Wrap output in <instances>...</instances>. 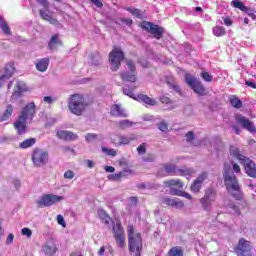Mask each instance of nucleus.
Wrapping results in <instances>:
<instances>
[{"label":"nucleus","mask_w":256,"mask_h":256,"mask_svg":"<svg viewBox=\"0 0 256 256\" xmlns=\"http://www.w3.org/2000/svg\"><path fill=\"white\" fill-rule=\"evenodd\" d=\"M37 113V106L35 102H30L26 107L22 108L16 121L13 123V127L17 135H25L27 133V121H33Z\"/></svg>","instance_id":"1"},{"label":"nucleus","mask_w":256,"mask_h":256,"mask_svg":"<svg viewBox=\"0 0 256 256\" xmlns=\"http://www.w3.org/2000/svg\"><path fill=\"white\" fill-rule=\"evenodd\" d=\"M223 179L228 193H231L232 197L237 201H241L243 199V191H241V185H239V180L233 173L231 165L224 164Z\"/></svg>","instance_id":"2"},{"label":"nucleus","mask_w":256,"mask_h":256,"mask_svg":"<svg viewBox=\"0 0 256 256\" xmlns=\"http://www.w3.org/2000/svg\"><path fill=\"white\" fill-rule=\"evenodd\" d=\"M127 236L129 252L135 253V256H141V251H143V236L141 233L135 232V226L133 224H128Z\"/></svg>","instance_id":"3"},{"label":"nucleus","mask_w":256,"mask_h":256,"mask_svg":"<svg viewBox=\"0 0 256 256\" xmlns=\"http://www.w3.org/2000/svg\"><path fill=\"white\" fill-rule=\"evenodd\" d=\"M89 103L85 100V96L83 94H72L68 100V108L73 113V115H77L78 117L85 113Z\"/></svg>","instance_id":"4"},{"label":"nucleus","mask_w":256,"mask_h":256,"mask_svg":"<svg viewBox=\"0 0 256 256\" xmlns=\"http://www.w3.org/2000/svg\"><path fill=\"white\" fill-rule=\"evenodd\" d=\"M112 235L119 249H125V247H127V242L125 241V229L123 228V223H121L120 219L112 221Z\"/></svg>","instance_id":"5"},{"label":"nucleus","mask_w":256,"mask_h":256,"mask_svg":"<svg viewBox=\"0 0 256 256\" xmlns=\"http://www.w3.org/2000/svg\"><path fill=\"white\" fill-rule=\"evenodd\" d=\"M111 71H119L121 69V62L125 61V52L119 46H113V49L108 55Z\"/></svg>","instance_id":"6"},{"label":"nucleus","mask_w":256,"mask_h":256,"mask_svg":"<svg viewBox=\"0 0 256 256\" xmlns=\"http://www.w3.org/2000/svg\"><path fill=\"white\" fill-rule=\"evenodd\" d=\"M184 79L188 87H190L192 91L196 93V95H199L200 97H205V95H207V89L205 88L203 83L200 82L199 79H197V77L191 75L190 73H186L184 75Z\"/></svg>","instance_id":"7"},{"label":"nucleus","mask_w":256,"mask_h":256,"mask_svg":"<svg viewBox=\"0 0 256 256\" xmlns=\"http://www.w3.org/2000/svg\"><path fill=\"white\" fill-rule=\"evenodd\" d=\"M31 161L34 167H45L49 163V152L43 148L36 147L32 150Z\"/></svg>","instance_id":"8"},{"label":"nucleus","mask_w":256,"mask_h":256,"mask_svg":"<svg viewBox=\"0 0 256 256\" xmlns=\"http://www.w3.org/2000/svg\"><path fill=\"white\" fill-rule=\"evenodd\" d=\"M137 89V86H131L123 89L124 95H127L128 97H131L132 99H135L136 101H139L140 103H145L146 105H150L151 107L157 105V101L148 95L145 94H138L135 96V91Z\"/></svg>","instance_id":"9"},{"label":"nucleus","mask_w":256,"mask_h":256,"mask_svg":"<svg viewBox=\"0 0 256 256\" xmlns=\"http://www.w3.org/2000/svg\"><path fill=\"white\" fill-rule=\"evenodd\" d=\"M63 201V196H57L54 194H44L36 201L38 209H43L44 207H51L55 203Z\"/></svg>","instance_id":"10"},{"label":"nucleus","mask_w":256,"mask_h":256,"mask_svg":"<svg viewBox=\"0 0 256 256\" xmlns=\"http://www.w3.org/2000/svg\"><path fill=\"white\" fill-rule=\"evenodd\" d=\"M141 28L148 33H151L155 39H161L163 33H165V28L159 27V25L154 24L153 22L144 21L141 24Z\"/></svg>","instance_id":"11"},{"label":"nucleus","mask_w":256,"mask_h":256,"mask_svg":"<svg viewBox=\"0 0 256 256\" xmlns=\"http://www.w3.org/2000/svg\"><path fill=\"white\" fill-rule=\"evenodd\" d=\"M217 199V192L215 190L209 188L205 191L204 197L200 199V203L204 209V211H211V205L215 203Z\"/></svg>","instance_id":"12"},{"label":"nucleus","mask_w":256,"mask_h":256,"mask_svg":"<svg viewBox=\"0 0 256 256\" xmlns=\"http://www.w3.org/2000/svg\"><path fill=\"white\" fill-rule=\"evenodd\" d=\"M234 251L237 256H251V242L245 238H240Z\"/></svg>","instance_id":"13"},{"label":"nucleus","mask_w":256,"mask_h":256,"mask_svg":"<svg viewBox=\"0 0 256 256\" xmlns=\"http://www.w3.org/2000/svg\"><path fill=\"white\" fill-rule=\"evenodd\" d=\"M235 119L238 123H240V125H242L243 128L246 129V131H249V133H256L255 123L249 120V118L238 114L236 115Z\"/></svg>","instance_id":"14"},{"label":"nucleus","mask_w":256,"mask_h":256,"mask_svg":"<svg viewBox=\"0 0 256 256\" xmlns=\"http://www.w3.org/2000/svg\"><path fill=\"white\" fill-rule=\"evenodd\" d=\"M161 203L164 207H175L176 209H183L185 207V203L177 198H169L164 196L161 198Z\"/></svg>","instance_id":"15"},{"label":"nucleus","mask_w":256,"mask_h":256,"mask_svg":"<svg viewBox=\"0 0 256 256\" xmlns=\"http://www.w3.org/2000/svg\"><path fill=\"white\" fill-rule=\"evenodd\" d=\"M241 163L244 166L245 173H247V175L249 177H253L254 179H256V165H255V163L251 159H249L248 157H246L244 160H242Z\"/></svg>","instance_id":"16"},{"label":"nucleus","mask_w":256,"mask_h":256,"mask_svg":"<svg viewBox=\"0 0 256 256\" xmlns=\"http://www.w3.org/2000/svg\"><path fill=\"white\" fill-rule=\"evenodd\" d=\"M205 179H207V172L201 173L191 184V191L192 193H199L201 191V187L203 183L205 182Z\"/></svg>","instance_id":"17"},{"label":"nucleus","mask_w":256,"mask_h":256,"mask_svg":"<svg viewBox=\"0 0 256 256\" xmlns=\"http://www.w3.org/2000/svg\"><path fill=\"white\" fill-rule=\"evenodd\" d=\"M56 135L58 139H61L62 141H77V139H79L77 134L67 130H60Z\"/></svg>","instance_id":"18"},{"label":"nucleus","mask_w":256,"mask_h":256,"mask_svg":"<svg viewBox=\"0 0 256 256\" xmlns=\"http://www.w3.org/2000/svg\"><path fill=\"white\" fill-rule=\"evenodd\" d=\"M110 114L112 115V117H121L123 119L129 117V114H127L125 109H123L119 104L112 105L110 109Z\"/></svg>","instance_id":"19"},{"label":"nucleus","mask_w":256,"mask_h":256,"mask_svg":"<svg viewBox=\"0 0 256 256\" xmlns=\"http://www.w3.org/2000/svg\"><path fill=\"white\" fill-rule=\"evenodd\" d=\"M57 47H63V41H61L59 34H54L48 42V49H50V51H55Z\"/></svg>","instance_id":"20"},{"label":"nucleus","mask_w":256,"mask_h":256,"mask_svg":"<svg viewBox=\"0 0 256 256\" xmlns=\"http://www.w3.org/2000/svg\"><path fill=\"white\" fill-rule=\"evenodd\" d=\"M13 73H15V63L9 62L4 68V74L0 77V81L11 79Z\"/></svg>","instance_id":"21"},{"label":"nucleus","mask_w":256,"mask_h":256,"mask_svg":"<svg viewBox=\"0 0 256 256\" xmlns=\"http://www.w3.org/2000/svg\"><path fill=\"white\" fill-rule=\"evenodd\" d=\"M120 77L125 83H137V72H122Z\"/></svg>","instance_id":"22"},{"label":"nucleus","mask_w":256,"mask_h":256,"mask_svg":"<svg viewBox=\"0 0 256 256\" xmlns=\"http://www.w3.org/2000/svg\"><path fill=\"white\" fill-rule=\"evenodd\" d=\"M15 113V108L13 107V104H8L6 106V109L0 116V123H3V121H9L11 119V116Z\"/></svg>","instance_id":"23"},{"label":"nucleus","mask_w":256,"mask_h":256,"mask_svg":"<svg viewBox=\"0 0 256 256\" xmlns=\"http://www.w3.org/2000/svg\"><path fill=\"white\" fill-rule=\"evenodd\" d=\"M43 251L47 256H54L55 253H57L58 248L55 242L50 241L49 243L43 246Z\"/></svg>","instance_id":"24"},{"label":"nucleus","mask_w":256,"mask_h":256,"mask_svg":"<svg viewBox=\"0 0 256 256\" xmlns=\"http://www.w3.org/2000/svg\"><path fill=\"white\" fill-rule=\"evenodd\" d=\"M49 67V58H42L36 62V69L41 73H45Z\"/></svg>","instance_id":"25"},{"label":"nucleus","mask_w":256,"mask_h":256,"mask_svg":"<svg viewBox=\"0 0 256 256\" xmlns=\"http://www.w3.org/2000/svg\"><path fill=\"white\" fill-rule=\"evenodd\" d=\"M228 101L234 109H241V107H243V102L236 95H230Z\"/></svg>","instance_id":"26"},{"label":"nucleus","mask_w":256,"mask_h":256,"mask_svg":"<svg viewBox=\"0 0 256 256\" xmlns=\"http://www.w3.org/2000/svg\"><path fill=\"white\" fill-rule=\"evenodd\" d=\"M230 154L232 155V157H235V159H238V161H244V159L247 158V156L241 154V151H239V148L235 147V146H230L229 148Z\"/></svg>","instance_id":"27"},{"label":"nucleus","mask_w":256,"mask_h":256,"mask_svg":"<svg viewBox=\"0 0 256 256\" xmlns=\"http://www.w3.org/2000/svg\"><path fill=\"white\" fill-rule=\"evenodd\" d=\"M183 255H185V252L183 251V248L181 246H173L167 252V256H183Z\"/></svg>","instance_id":"28"},{"label":"nucleus","mask_w":256,"mask_h":256,"mask_svg":"<svg viewBox=\"0 0 256 256\" xmlns=\"http://www.w3.org/2000/svg\"><path fill=\"white\" fill-rule=\"evenodd\" d=\"M163 169L166 173H168L169 175L173 174V175H178L179 174V169L177 166L173 165V164H164L163 165Z\"/></svg>","instance_id":"29"},{"label":"nucleus","mask_w":256,"mask_h":256,"mask_svg":"<svg viewBox=\"0 0 256 256\" xmlns=\"http://www.w3.org/2000/svg\"><path fill=\"white\" fill-rule=\"evenodd\" d=\"M37 143V139L29 138L19 143L20 149H29V147H33Z\"/></svg>","instance_id":"30"},{"label":"nucleus","mask_w":256,"mask_h":256,"mask_svg":"<svg viewBox=\"0 0 256 256\" xmlns=\"http://www.w3.org/2000/svg\"><path fill=\"white\" fill-rule=\"evenodd\" d=\"M170 195H176L177 197H185V199H189V200L193 199L191 194H189L185 191H181V190L171 189L170 190Z\"/></svg>","instance_id":"31"},{"label":"nucleus","mask_w":256,"mask_h":256,"mask_svg":"<svg viewBox=\"0 0 256 256\" xmlns=\"http://www.w3.org/2000/svg\"><path fill=\"white\" fill-rule=\"evenodd\" d=\"M166 187H178V189H183V182L179 179H171L165 182Z\"/></svg>","instance_id":"32"},{"label":"nucleus","mask_w":256,"mask_h":256,"mask_svg":"<svg viewBox=\"0 0 256 256\" xmlns=\"http://www.w3.org/2000/svg\"><path fill=\"white\" fill-rule=\"evenodd\" d=\"M119 145H129L132 141H137V137L132 136V137H127L120 135L119 137Z\"/></svg>","instance_id":"33"},{"label":"nucleus","mask_w":256,"mask_h":256,"mask_svg":"<svg viewBox=\"0 0 256 256\" xmlns=\"http://www.w3.org/2000/svg\"><path fill=\"white\" fill-rule=\"evenodd\" d=\"M226 33L227 30L223 26H215L213 28V35H215V37H223L226 35Z\"/></svg>","instance_id":"34"},{"label":"nucleus","mask_w":256,"mask_h":256,"mask_svg":"<svg viewBox=\"0 0 256 256\" xmlns=\"http://www.w3.org/2000/svg\"><path fill=\"white\" fill-rule=\"evenodd\" d=\"M126 11L131 13V15H133L134 17H137V19H143V11H141L138 8L128 7V8H126Z\"/></svg>","instance_id":"35"},{"label":"nucleus","mask_w":256,"mask_h":256,"mask_svg":"<svg viewBox=\"0 0 256 256\" xmlns=\"http://www.w3.org/2000/svg\"><path fill=\"white\" fill-rule=\"evenodd\" d=\"M23 93H25V89L18 85L17 90L12 93L11 99H19V97H23Z\"/></svg>","instance_id":"36"},{"label":"nucleus","mask_w":256,"mask_h":256,"mask_svg":"<svg viewBox=\"0 0 256 256\" xmlns=\"http://www.w3.org/2000/svg\"><path fill=\"white\" fill-rule=\"evenodd\" d=\"M134 123L130 120H122L118 123L119 129L125 130L129 129V127H133Z\"/></svg>","instance_id":"37"},{"label":"nucleus","mask_w":256,"mask_h":256,"mask_svg":"<svg viewBox=\"0 0 256 256\" xmlns=\"http://www.w3.org/2000/svg\"><path fill=\"white\" fill-rule=\"evenodd\" d=\"M102 151L107 155L108 157H117V150L113 148H107V147H102Z\"/></svg>","instance_id":"38"},{"label":"nucleus","mask_w":256,"mask_h":256,"mask_svg":"<svg viewBox=\"0 0 256 256\" xmlns=\"http://www.w3.org/2000/svg\"><path fill=\"white\" fill-rule=\"evenodd\" d=\"M232 7H235V9H240V11H247V6H244L243 2L239 0H233Z\"/></svg>","instance_id":"39"},{"label":"nucleus","mask_w":256,"mask_h":256,"mask_svg":"<svg viewBox=\"0 0 256 256\" xmlns=\"http://www.w3.org/2000/svg\"><path fill=\"white\" fill-rule=\"evenodd\" d=\"M193 173H195L192 169H178V175H181L182 177H187L189 175H193Z\"/></svg>","instance_id":"40"},{"label":"nucleus","mask_w":256,"mask_h":256,"mask_svg":"<svg viewBox=\"0 0 256 256\" xmlns=\"http://www.w3.org/2000/svg\"><path fill=\"white\" fill-rule=\"evenodd\" d=\"M126 65L131 73H137V67L135 66V62H133V60H126Z\"/></svg>","instance_id":"41"},{"label":"nucleus","mask_w":256,"mask_h":256,"mask_svg":"<svg viewBox=\"0 0 256 256\" xmlns=\"http://www.w3.org/2000/svg\"><path fill=\"white\" fill-rule=\"evenodd\" d=\"M201 77L206 81V83H211V81H213V75L209 74V72L203 71L201 73Z\"/></svg>","instance_id":"42"},{"label":"nucleus","mask_w":256,"mask_h":256,"mask_svg":"<svg viewBox=\"0 0 256 256\" xmlns=\"http://www.w3.org/2000/svg\"><path fill=\"white\" fill-rule=\"evenodd\" d=\"M137 152L139 155H145V153H147V144L146 143H142L137 147Z\"/></svg>","instance_id":"43"},{"label":"nucleus","mask_w":256,"mask_h":256,"mask_svg":"<svg viewBox=\"0 0 256 256\" xmlns=\"http://www.w3.org/2000/svg\"><path fill=\"white\" fill-rule=\"evenodd\" d=\"M87 143H93V141H97V134L88 133L85 136Z\"/></svg>","instance_id":"44"},{"label":"nucleus","mask_w":256,"mask_h":256,"mask_svg":"<svg viewBox=\"0 0 256 256\" xmlns=\"http://www.w3.org/2000/svg\"><path fill=\"white\" fill-rule=\"evenodd\" d=\"M120 175V179H123V177H129V175H133V170L131 169H124L121 172H118Z\"/></svg>","instance_id":"45"},{"label":"nucleus","mask_w":256,"mask_h":256,"mask_svg":"<svg viewBox=\"0 0 256 256\" xmlns=\"http://www.w3.org/2000/svg\"><path fill=\"white\" fill-rule=\"evenodd\" d=\"M1 29L5 33V35H11V28H9V25L7 22H3L1 24Z\"/></svg>","instance_id":"46"},{"label":"nucleus","mask_w":256,"mask_h":256,"mask_svg":"<svg viewBox=\"0 0 256 256\" xmlns=\"http://www.w3.org/2000/svg\"><path fill=\"white\" fill-rule=\"evenodd\" d=\"M107 178H108V181H121V176H120L119 172L116 174H110V175H108Z\"/></svg>","instance_id":"47"},{"label":"nucleus","mask_w":256,"mask_h":256,"mask_svg":"<svg viewBox=\"0 0 256 256\" xmlns=\"http://www.w3.org/2000/svg\"><path fill=\"white\" fill-rule=\"evenodd\" d=\"M158 129H159L160 131L165 132V131H168L169 126L167 125V123H166L165 121H162V122H160V123L158 124Z\"/></svg>","instance_id":"48"},{"label":"nucleus","mask_w":256,"mask_h":256,"mask_svg":"<svg viewBox=\"0 0 256 256\" xmlns=\"http://www.w3.org/2000/svg\"><path fill=\"white\" fill-rule=\"evenodd\" d=\"M57 223L58 225H61L62 227H67V223H65V218H63V215L59 214L57 216Z\"/></svg>","instance_id":"49"},{"label":"nucleus","mask_w":256,"mask_h":256,"mask_svg":"<svg viewBox=\"0 0 256 256\" xmlns=\"http://www.w3.org/2000/svg\"><path fill=\"white\" fill-rule=\"evenodd\" d=\"M142 159L146 163H153V161H155V156L153 154H148L147 156H144Z\"/></svg>","instance_id":"50"},{"label":"nucleus","mask_w":256,"mask_h":256,"mask_svg":"<svg viewBox=\"0 0 256 256\" xmlns=\"http://www.w3.org/2000/svg\"><path fill=\"white\" fill-rule=\"evenodd\" d=\"M186 141L188 143H191V141H193L195 139V133H193V131H189L186 135Z\"/></svg>","instance_id":"51"},{"label":"nucleus","mask_w":256,"mask_h":256,"mask_svg":"<svg viewBox=\"0 0 256 256\" xmlns=\"http://www.w3.org/2000/svg\"><path fill=\"white\" fill-rule=\"evenodd\" d=\"M93 65H99V61H101V54L99 52L96 53V60L95 56H91Z\"/></svg>","instance_id":"52"},{"label":"nucleus","mask_w":256,"mask_h":256,"mask_svg":"<svg viewBox=\"0 0 256 256\" xmlns=\"http://www.w3.org/2000/svg\"><path fill=\"white\" fill-rule=\"evenodd\" d=\"M21 234L22 235H25L26 237H31V235H33V231H31V229H29V228H23L22 230H21Z\"/></svg>","instance_id":"53"},{"label":"nucleus","mask_w":256,"mask_h":256,"mask_svg":"<svg viewBox=\"0 0 256 256\" xmlns=\"http://www.w3.org/2000/svg\"><path fill=\"white\" fill-rule=\"evenodd\" d=\"M75 177V172L68 170L64 173V179H73Z\"/></svg>","instance_id":"54"},{"label":"nucleus","mask_w":256,"mask_h":256,"mask_svg":"<svg viewBox=\"0 0 256 256\" xmlns=\"http://www.w3.org/2000/svg\"><path fill=\"white\" fill-rule=\"evenodd\" d=\"M40 17L44 21H49V19L51 18V15L47 14V12H45V10H40Z\"/></svg>","instance_id":"55"},{"label":"nucleus","mask_w":256,"mask_h":256,"mask_svg":"<svg viewBox=\"0 0 256 256\" xmlns=\"http://www.w3.org/2000/svg\"><path fill=\"white\" fill-rule=\"evenodd\" d=\"M108 216H109V214L105 210H103V209L98 210V217L100 220H102Z\"/></svg>","instance_id":"56"},{"label":"nucleus","mask_w":256,"mask_h":256,"mask_svg":"<svg viewBox=\"0 0 256 256\" xmlns=\"http://www.w3.org/2000/svg\"><path fill=\"white\" fill-rule=\"evenodd\" d=\"M244 11L247 13L248 17H251V19L255 21L256 19L255 10H251L247 8V10H244Z\"/></svg>","instance_id":"57"},{"label":"nucleus","mask_w":256,"mask_h":256,"mask_svg":"<svg viewBox=\"0 0 256 256\" xmlns=\"http://www.w3.org/2000/svg\"><path fill=\"white\" fill-rule=\"evenodd\" d=\"M160 101L161 103H163L164 105H170L171 103V98L167 97V96H162L160 97Z\"/></svg>","instance_id":"58"},{"label":"nucleus","mask_w":256,"mask_h":256,"mask_svg":"<svg viewBox=\"0 0 256 256\" xmlns=\"http://www.w3.org/2000/svg\"><path fill=\"white\" fill-rule=\"evenodd\" d=\"M62 151H63V153H75V149H73L69 146H63Z\"/></svg>","instance_id":"59"},{"label":"nucleus","mask_w":256,"mask_h":256,"mask_svg":"<svg viewBox=\"0 0 256 256\" xmlns=\"http://www.w3.org/2000/svg\"><path fill=\"white\" fill-rule=\"evenodd\" d=\"M48 22L51 24V25H54L55 27H58L59 25V22L57 21L56 18H53L52 16H50V19L48 20Z\"/></svg>","instance_id":"60"},{"label":"nucleus","mask_w":256,"mask_h":256,"mask_svg":"<svg viewBox=\"0 0 256 256\" xmlns=\"http://www.w3.org/2000/svg\"><path fill=\"white\" fill-rule=\"evenodd\" d=\"M14 239H15V236L13 234H9L6 239V245H11V243H13Z\"/></svg>","instance_id":"61"},{"label":"nucleus","mask_w":256,"mask_h":256,"mask_svg":"<svg viewBox=\"0 0 256 256\" xmlns=\"http://www.w3.org/2000/svg\"><path fill=\"white\" fill-rule=\"evenodd\" d=\"M90 1L98 8L103 7V2H101V0H90Z\"/></svg>","instance_id":"62"},{"label":"nucleus","mask_w":256,"mask_h":256,"mask_svg":"<svg viewBox=\"0 0 256 256\" xmlns=\"http://www.w3.org/2000/svg\"><path fill=\"white\" fill-rule=\"evenodd\" d=\"M100 221H102L104 225H109V223H111V216L108 215L105 218H102Z\"/></svg>","instance_id":"63"},{"label":"nucleus","mask_w":256,"mask_h":256,"mask_svg":"<svg viewBox=\"0 0 256 256\" xmlns=\"http://www.w3.org/2000/svg\"><path fill=\"white\" fill-rule=\"evenodd\" d=\"M245 85H247V87H251V89H256V84L254 82L246 81Z\"/></svg>","instance_id":"64"}]
</instances>
